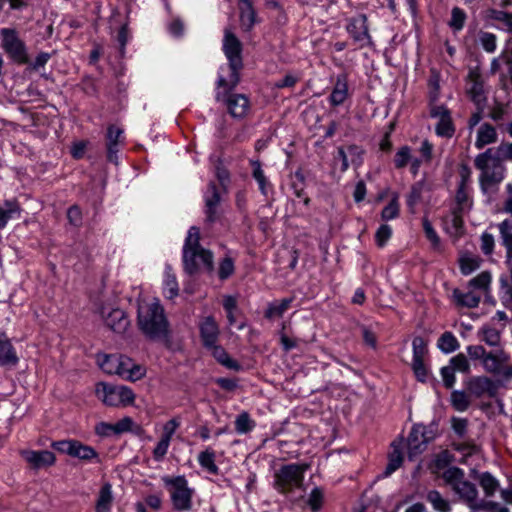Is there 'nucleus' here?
<instances>
[{
  "label": "nucleus",
  "mask_w": 512,
  "mask_h": 512,
  "mask_svg": "<svg viewBox=\"0 0 512 512\" xmlns=\"http://www.w3.org/2000/svg\"><path fill=\"white\" fill-rule=\"evenodd\" d=\"M309 469L306 463H290L281 465L274 471L273 488L280 494L288 495L301 489L304 484V476Z\"/></svg>",
  "instance_id": "obj_5"
},
{
  "label": "nucleus",
  "mask_w": 512,
  "mask_h": 512,
  "mask_svg": "<svg viewBox=\"0 0 512 512\" xmlns=\"http://www.w3.org/2000/svg\"><path fill=\"white\" fill-rule=\"evenodd\" d=\"M480 339L489 346H497L500 342V330L490 325L481 328Z\"/></svg>",
  "instance_id": "obj_42"
},
{
  "label": "nucleus",
  "mask_w": 512,
  "mask_h": 512,
  "mask_svg": "<svg viewBox=\"0 0 512 512\" xmlns=\"http://www.w3.org/2000/svg\"><path fill=\"white\" fill-rule=\"evenodd\" d=\"M204 235L199 226H191L183 246V268L190 275L204 270L212 273L214 270V257L210 250L202 247Z\"/></svg>",
  "instance_id": "obj_3"
},
{
  "label": "nucleus",
  "mask_w": 512,
  "mask_h": 512,
  "mask_svg": "<svg viewBox=\"0 0 512 512\" xmlns=\"http://www.w3.org/2000/svg\"><path fill=\"white\" fill-rule=\"evenodd\" d=\"M199 330L204 347L213 346V343H217L220 331L213 317H205L199 323Z\"/></svg>",
  "instance_id": "obj_22"
},
{
  "label": "nucleus",
  "mask_w": 512,
  "mask_h": 512,
  "mask_svg": "<svg viewBox=\"0 0 512 512\" xmlns=\"http://www.w3.org/2000/svg\"><path fill=\"white\" fill-rule=\"evenodd\" d=\"M413 360H424L427 355V343L422 337H415L412 341Z\"/></svg>",
  "instance_id": "obj_54"
},
{
  "label": "nucleus",
  "mask_w": 512,
  "mask_h": 512,
  "mask_svg": "<svg viewBox=\"0 0 512 512\" xmlns=\"http://www.w3.org/2000/svg\"><path fill=\"white\" fill-rule=\"evenodd\" d=\"M255 427V422L247 412L240 413L235 420V429L239 434H245Z\"/></svg>",
  "instance_id": "obj_46"
},
{
  "label": "nucleus",
  "mask_w": 512,
  "mask_h": 512,
  "mask_svg": "<svg viewBox=\"0 0 512 512\" xmlns=\"http://www.w3.org/2000/svg\"><path fill=\"white\" fill-rule=\"evenodd\" d=\"M496 157H499L500 161L512 162V142L502 143L493 152Z\"/></svg>",
  "instance_id": "obj_60"
},
{
  "label": "nucleus",
  "mask_w": 512,
  "mask_h": 512,
  "mask_svg": "<svg viewBox=\"0 0 512 512\" xmlns=\"http://www.w3.org/2000/svg\"><path fill=\"white\" fill-rule=\"evenodd\" d=\"M491 284V274L484 271L470 280L469 285L473 290H481L487 292Z\"/></svg>",
  "instance_id": "obj_48"
},
{
  "label": "nucleus",
  "mask_w": 512,
  "mask_h": 512,
  "mask_svg": "<svg viewBox=\"0 0 512 512\" xmlns=\"http://www.w3.org/2000/svg\"><path fill=\"white\" fill-rule=\"evenodd\" d=\"M19 213V206L13 202H6L0 206V224L13 220L14 215Z\"/></svg>",
  "instance_id": "obj_51"
},
{
  "label": "nucleus",
  "mask_w": 512,
  "mask_h": 512,
  "mask_svg": "<svg viewBox=\"0 0 512 512\" xmlns=\"http://www.w3.org/2000/svg\"><path fill=\"white\" fill-rule=\"evenodd\" d=\"M478 42L487 53H493L497 48V38L490 32L481 31L478 35Z\"/></svg>",
  "instance_id": "obj_49"
},
{
  "label": "nucleus",
  "mask_w": 512,
  "mask_h": 512,
  "mask_svg": "<svg viewBox=\"0 0 512 512\" xmlns=\"http://www.w3.org/2000/svg\"><path fill=\"white\" fill-rule=\"evenodd\" d=\"M204 201L208 220L213 222L215 220L214 216L216 214L217 206L220 203V194L216 185L212 182L208 185L207 190L204 193Z\"/></svg>",
  "instance_id": "obj_25"
},
{
  "label": "nucleus",
  "mask_w": 512,
  "mask_h": 512,
  "mask_svg": "<svg viewBox=\"0 0 512 512\" xmlns=\"http://www.w3.org/2000/svg\"><path fill=\"white\" fill-rule=\"evenodd\" d=\"M240 11L241 27L245 31H249L256 22V14L249 0H240L238 4Z\"/></svg>",
  "instance_id": "obj_27"
},
{
  "label": "nucleus",
  "mask_w": 512,
  "mask_h": 512,
  "mask_svg": "<svg viewBox=\"0 0 512 512\" xmlns=\"http://www.w3.org/2000/svg\"><path fill=\"white\" fill-rule=\"evenodd\" d=\"M98 364L108 374H116L124 377L127 373L126 357L123 355H102L98 356Z\"/></svg>",
  "instance_id": "obj_18"
},
{
  "label": "nucleus",
  "mask_w": 512,
  "mask_h": 512,
  "mask_svg": "<svg viewBox=\"0 0 512 512\" xmlns=\"http://www.w3.org/2000/svg\"><path fill=\"white\" fill-rule=\"evenodd\" d=\"M112 501L113 496L111 485L109 483H105L99 491L98 499L96 501L95 506L96 512H109Z\"/></svg>",
  "instance_id": "obj_35"
},
{
  "label": "nucleus",
  "mask_w": 512,
  "mask_h": 512,
  "mask_svg": "<svg viewBox=\"0 0 512 512\" xmlns=\"http://www.w3.org/2000/svg\"><path fill=\"white\" fill-rule=\"evenodd\" d=\"M410 164L411 173L416 176L421 166V159L413 157L412 149L405 145L400 147L394 156V165L397 169H402Z\"/></svg>",
  "instance_id": "obj_20"
},
{
  "label": "nucleus",
  "mask_w": 512,
  "mask_h": 512,
  "mask_svg": "<svg viewBox=\"0 0 512 512\" xmlns=\"http://www.w3.org/2000/svg\"><path fill=\"white\" fill-rule=\"evenodd\" d=\"M205 348L210 350L213 357L223 366L232 370L240 369V365L235 360L231 359L224 348L217 343H213V346H206Z\"/></svg>",
  "instance_id": "obj_34"
},
{
  "label": "nucleus",
  "mask_w": 512,
  "mask_h": 512,
  "mask_svg": "<svg viewBox=\"0 0 512 512\" xmlns=\"http://www.w3.org/2000/svg\"><path fill=\"white\" fill-rule=\"evenodd\" d=\"M292 299L286 298L279 303H272L268 306L265 316L267 318L281 317L285 311L290 307Z\"/></svg>",
  "instance_id": "obj_45"
},
{
  "label": "nucleus",
  "mask_w": 512,
  "mask_h": 512,
  "mask_svg": "<svg viewBox=\"0 0 512 512\" xmlns=\"http://www.w3.org/2000/svg\"><path fill=\"white\" fill-rule=\"evenodd\" d=\"M437 347L444 354H450L459 349L460 343L452 332H444L437 341Z\"/></svg>",
  "instance_id": "obj_36"
},
{
  "label": "nucleus",
  "mask_w": 512,
  "mask_h": 512,
  "mask_svg": "<svg viewBox=\"0 0 512 512\" xmlns=\"http://www.w3.org/2000/svg\"><path fill=\"white\" fill-rule=\"evenodd\" d=\"M200 466L211 474H217L218 466L215 464V452L211 448H207L198 455Z\"/></svg>",
  "instance_id": "obj_37"
},
{
  "label": "nucleus",
  "mask_w": 512,
  "mask_h": 512,
  "mask_svg": "<svg viewBox=\"0 0 512 512\" xmlns=\"http://www.w3.org/2000/svg\"><path fill=\"white\" fill-rule=\"evenodd\" d=\"M429 114L432 119L436 120V135L447 139L452 138L455 133V126L450 110L445 105L432 104L429 108Z\"/></svg>",
  "instance_id": "obj_10"
},
{
  "label": "nucleus",
  "mask_w": 512,
  "mask_h": 512,
  "mask_svg": "<svg viewBox=\"0 0 512 512\" xmlns=\"http://www.w3.org/2000/svg\"><path fill=\"white\" fill-rule=\"evenodd\" d=\"M453 298L458 306L474 308L478 306L481 299V294L475 290H471L466 293H463L459 290H454Z\"/></svg>",
  "instance_id": "obj_33"
},
{
  "label": "nucleus",
  "mask_w": 512,
  "mask_h": 512,
  "mask_svg": "<svg viewBox=\"0 0 512 512\" xmlns=\"http://www.w3.org/2000/svg\"><path fill=\"white\" fill-rule=\"evenodd\" d=\"M429 88V108L432 104H437L440 97V75L436 71H432L428 80Z\"/></svg>",
  "instance_id": "obj_40"
},
{
  "label": "nucleus",
  "mask_w": 512,
  "mask_h": 512,
  "mask_svg": "<svg viewBox=\"0 0 512 512\" xmlns=\"http://www.w3.org/2000/svg\"><path fill=\"white\" fill-rule=\"evenodd\" d=\"M475 167L480 171L479 186L486 202H491L499 190V186L506 177V166L499 157L493 154L492 149L476 156Z\"/></svg>",
  "instance_id": "obj_4"
},
{
  "label": "nucleus",
  "mask_w": 512,
  "mask_h": 512,
  "mask_svg": "<svg viewBox=\"0 0 512 512\" xmlns=\"http://www.w3.org/2000/svg\"><path fill=\"white\" fill-rule=\"evenodd\" d=\"M97 397L110 406H125L128 401V390L125 386H112L100 383L96 387Z\"/></svg>",
  "instance_id": "obj_14"
},
{
  "label": "nucleus",
  "mask_w": 512,
  "mask_h": 512,
  "mask_svg": "<svg viewBox=\"0 0 512 512\" xmlns=\"http://www.w3.org/2000/svg\"><path fill=\"white\" fill-rule=\"evenodd\" d=\"M426 185L424 182L415 183L407 197L408 206L413 209L415 205L423 201Z\"/></svg>",
  "instance_id": "obj_43"
},
{
  "label": "nucleus",
  "mask_w": 512,
  "mask_h": 512,
  "mask_svg": "<svg viewBox=\"0 0 512 512\" xmlns=\"http://www.w3.org/2000/svg\"><path fill=\"white\" fill-rule=\"evenodd\" d=\"M21 455L33 469H43L52 466L56 461L54 453L48 450H24L21 452Z\"/></svg>",
  "instance_id": "obj_17"
},
{
  "label": "nucleus",
  "mask_w": 512,
  "mask_h": 512,
  "mask_svg": "<svg viewBox=\"0 0 512 512\" xmlns=\"http://www.w3.org/2000/svg\"><path fill=\"white\" fill-rule=\"evenodd\" d=\"M107 326L116 333L123 334L128 329V318L120 309H112L106 316Z\"/></svg>",
  "instance_id": "obj_24"
},
{
  "label": "nucleus",
  "mask_w": 512,
  "mask_h": 512,
  "mask_svg": "<svg viewBox=\"0 0 512 512\" xmlns=\"http://www.w3.org/2000/svg\"><path fill=\"white\" fill-rule=\"evenodd\" d=\"M455 370L450 364L441 368L440 373L446 388H452L456 382Z\"/></svg>",
  "instance_id": "obj_59"
},
{
  "label": "nucleus",
  "mask_w": 512,
  "mask_h": 512,
  "mask_svg": "<svg viewBox=\"0 0 512 512\" xmlns=\"http://www.w3.org/2000/svg\"><path fill=\"white\" fill-rule=\"evenodd\" d=\"M467 390L470 395L477 398L484 395L492 396L495 393V385L488 377L478 376L473 377L468 381Z\"/></svg>",
  "instance_id": "obj_21"
},
{
  "label": "nucleus",
  "mask_w": 512,
  "mask_h": 512,
  "mask_svg": "<svg viewBox=\"0 0 512 512\" xmlns=\"http://www.w3.org/2000/svg\"><path fill=\"white\" fill-rule=\"evenodd\" d=\"M123 130L119 129L115 125H111L107 132V156L110 162L115 164L118 163V138L122 135Z\"/></svg>",
  "instance_id": "obj_29"
},
{
  "label": "nucleus",
  "mask_w": 512,
  "mask_h": 512,
  "mask_svg": "<svg viewBox=\"0 0 512 512\" xmlns=\"http://www.w3.org/2000/svg\"><path fill=\"white\" fill-rule=\"evenodd\" d=\"M480 485L487 496H491L498 488L497 480L489 473H483L480 477Z\"/></svg>",
  "instance_id": "obj_55"
},
{
  "label": "nucleus",
  "mask_w": 512,
  "mask_h": 512,
  "mask_svg": "<svg viewBox=\"0 0 512 512\" xmlns=\"http://www.w3.org/2000/svg\"><path fill=\"white\" fill-rule=\"evenodd\" d=\"M408 456L410 459L421 454L428 443V438L425 436V427L416 425L412 428L408 436Z\"/></svg>",
  "instance_id": "obj_19"
},
{
  "label": "nucleus",
  "mask_w": 512,
  "mask_h": 512,
  "mask_svg": "<svg viewBox=\"0 0 512 512\" xmlns=\"http://www.w3.org/2000/svg\"><path fill=\"white\" fill-rule=\"evenodd\" d=\"M162 481L169 492L173 508L177 511H190L195 490L189 486L185 476H165Z\"/></svg>",
  "instance_id": "obj_7"
},
{
  "label": "nucleus",
  "mask_w": 512,
  "mask_h": 512,
  "mask_svg": "<svg viewBox=\"0 0 512 512\" xmlns=\"http://www.w3.org/2000/svg\"><path fill=\"white\" fill-rule=\"evenodd\" d=\"M496 139L497 132L495 128L490 124L484 123L479 127L477 131L475 146L478 149H481L488 144L494 143Z\"/></svg>",
  "instance_id": "obj_32"
},
{
  "label": "nucleus",
  "mask_w": 512,
  "mask_h": 512,
  "mask_svg": "<svg viewBox=\"0 0 512 512\" xmlns=\"http://www.w3.org/2000/svg\"><path fill=\"white\" fill-rule=\"evenodd\" d=\"M456 450L461 455L458 459L461 462H467L468 458L478 454L479 448L472 443H460L456 446Z\"/></svg>",
  "instance_id": "obj_57"
},
{
  "label": "nucleus",
  "mask_w": 512,
  "mask_h": 512,
  "mask_svg": "<svg viewBox=\"0 0 512 512\" xmlns=\"http://www.w3.org/2000/svg\"><path fill=\"white\" fill-rule=\"evenodd\" d=\"M443 477L460 499L470 508L479 507L477 489L473 483L464 479L462 470L455 467L449 468L444 472Z\"/></svg>",
  "instance_id": "obj_8"
},
{
  "label": "nucleus",
  "mask_w": 512,
  "mask_h": 512,
  "mask_svg": "<svg viewBox=\"0 0 512 512\" xmlns=\"http://www.w3.org/2000/svg\"><path fill=\"white\" fill-rule=\"evenodd\" d=\"M251 165L253 167V178L256 180L259 190L263 195H267L270 191L271 185L268 179L266 178L264 171L262 170L261 164L259 161H251Z\"/></svg>",
  "instance_id": "obj_38"
},
{
  "label": "nucleus",
  "mask_w": 512,
  "mask_h": 512,
  "mask_svg": "<svg viewBox=\"0 0 512 512\" xmlns=\"http://www.w3.org/2000/svg\"><path fill=\"white\" fill-rule=\"evenodd\" d=\"M163 293L168 299H173L178 296L179 286L176 275L170 266H166L163 278Z\"/></svg>",
  "instance_id": "obj_30"
},
{
  "label": "nucleus",
  "mask_w": 512,
  "mask_h": 512,
  "mask_svg": "<svg viewBox=\"0 0 512 512\" xmlns=\"http://www.w3.org/2000/svg\"><path fill=\"white\" fill-rule=\"evenodd\" d=\"M137 318L139 328L147 337L156 341L168 340L169 323L158 299L149 297L139 300Z\"/></svg>",
  "instance_id": "obj_2"
},
{
  "label": "nucleus",
  "mask_w": 512,
  "mask_h": 512,
  "mask_svg": "<svg viewBox=\"0 0 512 512\" xmlns=\"http://www.w3.org/2000/svg\"><path fill=\"white\" fill-rule=\"evenodd\" d=\"M399 213V203L397 197L394 196L388 204L382 209V219L385 221L394 220Z\"/></svg>",
  "instance_id": "obj_56"
},
{
  "label": "nucleus",
  "mask_w": 512,
  "mask_h": 512,
  "mask_svg": "<svg viewBox=\"0 0 512 512\" xmlns=\"http://www.w3.org/2000/svg\"><path fill=\"white\" fill-rule=\"evenodd\" d=\"M299 79H300V77L298 74L288 73L281 80H278L275 83V87L291 88L299 81Z\"/></svg>",
  "instance_id": "obj_64"
},
{
  "label": "nucleus",
  "mask_w": 512,
  "mask_h": 512,
  "mask_svg": "<svg viewBox=\"0 0 512 512\" xmlns=\"http://www.w3.org/2000/svg\"><path fill=\"white\" fill-rule=\"evenodd\" d=\"M480 266V260L478 257L464 255L460 259V269L464 275H469Z\"/></svg>",
  "instance_id": "obj_50"
},
{
  "label": "nucleus",
  "mask_w": 512,
  "mask_h": 512,
  "mask_svg": "<svg viewBox=\"0 0 512 512\" xmlns=\"http://www.w3.org/2000/svg\"><path fill=\"white\" fill-rule=\"evenodd\" d=\"M95 431L100 436L119 435L128 431V418L124 417L115 424L101 422L96 425Z\"/></svg>",
  "instance_id": "obj_28"
},
{
  "label": "nucleus",
  "mask_w": 512,
  "mask_h": 512,
  "mask_svg": "<svg viewBox=\"0 0 512 512\" xmlns=\"http://www.w3.org/2000/svg\"><path fill=\"white\" fill-rule=\"evenodd\" d=\"M170 442L171 440L162 437L160 438L153 450V457L156 461H161L165 457L170 446Z\"/></svg>",
  "instance_id": "obj_61"
},
{
  "label": "nucleus",
  "mask_w": 512,
  "mask_h": 512,
  "mask_svg": "<svg viewBox=\"0 0 512 512\" xmlns=\"http://www.w3.org/2000/svg\"><path fill=\"white\" fill-rule=\"evenodd\" d=\"M451 403L457 411L464 412L470 406V399L465 392L455 390L451 393Z\"/></svg>",
  "instance_id": "obj_44"
},
{
  "label": "nucleus",
  "mask_w": 512,
  "mask_h": 512,
  "mask_svg": "<svg viewBox=\"0 0 512 512\" xmlns=\"http://www.w3.org/2000/svg\"><path fill=\"white\" fill-rule=\"evenodd\" d=\"M400 446H401V443H396V442L392 443L393 451L390 453V456H389V462H388V465H387L386 471H385L386 475H390L391 473H393L402 464L403 457H402V453L400 450Z\"/></svg>",
  "instance_id": "obj_41"
},
{
  "label": "nucleus",
  "mask_w": 512,
  "mask_h": 512,
  "mask_svg": "<svg viewBox=\"0 0 512 512\" xmlns=\"http://www.w3.org/2000/svg\"><path fill=\"white\" fill-rule=\"evenodd\" d=\"M56 450L81 460H91L97 457L96 451L76 440H63L52 444Z\"/></svg>",
  "instance_id": "obj_15"
},
{
  "label": "nucleus",
  "mask_w": 512,
  "mask_h": 512,
  "mask_svg": "<svg viewBox=\"0 0 512 512\" xmlns=\"http://www.w3.org/2000/svg\"><path fill=\"white\" fill-rule=\"evenodd\" d=\"M241 50L242 46L238 38L229 29H226L223 51L228 64L221 66L219 69L216 98L225 104L228 113L236 119L246 117L251 109L250 100L246 95L230 92L240 80L239 72L242 69Z\"/></svg>",
  "instance_id": "obj_1"
},
{
  "label": "nucleus",
  "mask_w": 512,
  "mask_h": 512,
  "mask_svg": "<svg viewBox=\"0 0 512 512\" xmlns=\"http://www.w3.org/2000/svg\"><path fill=\"white\" fill-rule=\"evenodd\" d=\"M323 502V492L320 488H314L308 498V505L311 507L313 511H317L320 509Z\"/></svg>",
  "instance_id": "obj_62"
},
{
  "label": "nucleus",
  "mask_w": 512,
  "mask_h": 512,
  "mask_svg": "<svg viewBox=\"0 0 512 512\" xmlns=\"http://www.w3.org/2000/svg\"><path fill=\"white\" fill-rule=\"evenodd\" d=\"M2 46L5 52L18 63H28L25 44L13 29L1 30Z\"/></svg>",
  "instance_id": "obj_11"
},
{
  "label": "nucleus",
  "mask_w": 512,
  "mask_h": 512,
  "mask_svg": "<svg viewBox=\"0 0 512 512\" xmlns=\"http://www.w3.org/2000/svg\"><path fill=\"white\" fill-rule=\"evenodd\" d=\"M392 235L390 226H379L375 233L376 244L379 247H383Z\"/></svg>",
  "instance_id": "obj_63"
},
{
  "label": "nucleus",
  "mask_w": 512,
  "mask_h": 512,
  "mask_svg": "<svg viewBox=\"0 0 512 512\" xmlns=\"http://www.w3.org/2000/svg\"><path fill=\"white\" fill-rule=\"evenodd\" d=\"M348 97V83L345 76H338L329 97L332 106H339L345 102Z\"/></svg>",
  "instance_id": "obj_26"
},
{
  "label": "nucleus",
  "mask_w": 512,
  "mask_h": 512,
  "mask_svg": "<svg viewBox=\"0 0 512 512\" xmlns=\"http://www.w3.org/2000/svg\"><path fill=\"white\" fill-rule=\"evenodd\" d=\"M427 501L432 505L433 509L437 512L451 511V505L449 501L436 490L428 492Z\"/></svg>",
  "instance_id": "obj_39"
},
{
  "label": "nucleus",
  "mask_w": 512,
  "mask_h": 512,
  "mask_svg": "<svg viewBox=\"0 0 512 512\" xmlns=\"http://www.w3.org/2000/svg\"><path fill=\"white\" fill-rule=\"evenodd\" d=\"M363 150L356 145H350L346 149H338V157L342 162L341 170L346 171L350 165L359 166L362 163Z\"/></svg>",
  "instance_id": "obj_23"
},
{
  "label": "nucleus",
  "mask_w": 512,
  "mask_h": 512,
  "mask_svg": "<svg viewBox=\"0 0 512 512\" xmlns=\"http://www.w3.org/2000/svg\"><path fill=\"white\" fill-rule=\"evenodd\" d=\"M450 366L454 368L455 371L461 372V373H469L470 372V363L467 359V357L459 353L456 356L452 357L449 360Z\"/></svg>",
  "instance_id": "obj_53"
},
{
  "label": "nucleus",
  "mask_w": 512,
  "mask_h": 512,
  "mask_svg": "<svg viewBox=\"0 0 512 512\" xmlns=\"http://www.w3.org/2000/svg\"><path fill=\"white\" fill-rule=\"evenodd\" d=\"M18 361L16 352L5 334H0V363L14 365Z\"/></svg>",
  "instance_id": "obj_31"
},
{
  "label": "nucleus",
  "mask_w": 512,
  "mask_h": 512,
  "mask_svg": "<svg viewBox=\"0 0 512 512\" xmlns=\"http://www.w3.org/2000/svg\"><path fill=\"white\" fill-rule=\"evenodd\" d=\"M466 93L471 101L482 110L486 103L484 81L477 69H470L466 79Z\"/></svg>",
  "instance_id": "obj_12"
},
{
  "label": "nucleus",
  "mask_w": 512,
  "mask_h": 512,
  "mask_svg": "<svg viewBox=\"0 0 512 512\" xmlns=\"http://www.w3.org/2000/svg\"><path fill=\"white\" fill-rule=\"evenodd\" d=\"M510 355L504 350L488 352L483 361V368L486 372L506 379L512 378V365H510Z\"/></svg>",
  "instance_id": "obj_9"
},
{
  "label": "nucleus",
  "mask_w": 512,
  "mask_h": 512,
  "mask_svg": "<svg viewBox=\"0 0 512 512\" xmlns=\"http://www.w3.org/2000/svg\"><path fill=\"white\" fill-rule=\"evenodd\" d=\"M459 182L455 195V201L452 208L453 223L463 224L464 215L467 214L473 205L472 198V171L467 165H462L459 169Z\"/></svg>",
  "instance_id": "obj_6"
},
{
  "label": "nucleus",
  "mask_w": 512,
  "mask_h": 512,
  "mask_svg": "<svg viewBox=\"0 0 512 512\" xmlns=\"http://www.w3.org/2000/svg\"><path fill=\"white\" fill-rule=\"evenodd\" d=\"M347 32L353 38L358 47L363 48L371 43L368 33L367 19L365 15H358L349 20Z\"/></svg>",
  "instance_id": "obj_16"
},
{
  "label": "nucleus",
  "mask_w": 512,
  "mask_h": 512,
  "mask_svg": "<svg viewBox=\"0 0 512 512\" xmlns=\"http://www.w3.org/2000/svg\"><path fill=\"white\" fill-rule=\"evenodd\" d=\"M503 243L507 250V264L510 274L501 278V293L505 302L512 301V226H501Z\"/></svg>",
  "instance_id": "obj_13"
},
{
  "label": "nucleus",
  "mask_w": 512,
  "mask_h": 512,
  "mask_svg": "<svg viewBox=\"0 0 512 512\" xmlns=\"http://www.w3.org/2000/svg\"><path fill=\"white\" fill-rule=\"evenodd\" d=\"M465 20H466L465 12L462 9L455 7L452 9V12H451V19L449 21V26L454 31H460L464 27Z\"/></svg>",
  "instance_id": "obj_52"
},
{
  "label": "nucleus",
  "mask_w": 512,
  "mask_h": 512,
  "mask_svg": "<svg viewBox=\"0 0 512 512\" xmlns=\"http://www.w3.org/2000/svg\"><path fill=\"white\" fill-rule=\"evenodd\" d=\"M412 369L419 381L425 382L428 379L429 372L424 360H412Z\"/></svg>",
  "instance_id": "obj_58"
},
{
  "label": "nucleus",
  "mask_w": 512,
  "mask_h": 512,
  "mask_svg": "<svg viewBox=\"0 0 512 512\" xmlns=\"http://www.w3.org/2000/svg\"><path fill=\"white\" fill-rule=\"evenodd\" d=\"M235 272L234 260L230 256H225L218 266V277L220 280H226Z\"/></svg>",
  "instance_id": "obj_47"
}]
</instances>
